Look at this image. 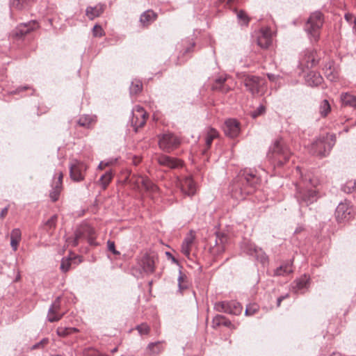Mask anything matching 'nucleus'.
<instances>
[{"instance_id": "nucleus-42", "label": "nucleus", "mask_w": 356, "mask_h": 356, "mask_svg": "<svg viewBox=\"0 0 356 356\" xmlns=\"http://www.w3.org/2000/svg\"><path fill=\"white\" fill-rule=\"evenodd\" d=\"M83 356H108L106 355H102L101 353H99L96 349L88 348H85L83 350Z\"/></svg>"}, {"instance_id": "nucleus-34", "label": "nucleus", "mask_w": 356, "mask_h": 356, "mask_svg": "<svg viewBox=\"0 0 356 356\" xmlns=\"http://www.w3.org/2000/svg\"><path fill=\"white\" fill-rule=\"evenodd\" d=\"M257 44L263 49H267L271 44V38L266 33H261L259 36H258Z\"/></svg>"}, {"instance_id": "nucleus-19", "label": "nucleus", "mask_w": 356, "mask_h": 356, "mask_svg": "<svg viewBox=\"0 0 356 356\" xmlns=\"http://www.w3.org/2000/svg\"><path fill=\"white\" fill-rule=\"evenodd\" d=\"M160 165L176 169L182 167V161L178 159L173 158L165 154H159L155 158Z\"/></svg>"}, {"instance_id": "nucleus-13", "label": "nucleus", "mask_w": 356, "mask_h": 356, "mask_svg": "<svg viewBox=\"0 0 356 356\" xmlns=\"http://www.w3.org/2000/svg\"><path fill=\"white\" fill-rule=\"evenodd\" d=\"M244 85L252 95L259 94L261 92V87L264 84V81L257 76L248 75L243 79Z\"/></svg>"}, {"instance_id": "nucleus-38", "label": "nucleus", "mask_w": 356, "mask_h": 356, "mask_svg": "<svg viewBox=\"0 0 356 356\" xmlns=\"http://www.w3.org/2000/svg\"><path fill=\"white\" fill-rule=\"evenodd\" d=\"M330 105L327 100L324 99L322 101L320 107L319 113L322 117H326L330 111Z\"/></svg>"}, {"instance_id": "nucleus-26", "label": "nucleus", "mask_w": 356, "mask_h": 356, "mask_svg": "<svg viewBox=\"0 0 356 356\" xmlns=\"http://www.w3.org/2000/svg\"><path fill=\"white\" fill-rule=\"evenodd\" d=\"M104 10V5H97L94 7L88 6L86 10V15L90 19H93L99 17Z\"/></svg>"}, {"instance_id": "nucleus-16", "label": "nucleus", "mask_w": 356, "mask_h": 356, "mask_svg": "<svg viewBox=\"0 0 356 356\" xmlns=\"http://www.w3.org/2000/svg\"><path fill=\"white\" fill-rule=\"evenodd\" d=\"M228 239L229 238L227 234L221 232H216L213 245L211 244V250L212 253L220 254L224 252Z\"/></svg>"}, {"instance_id": "nucleus-32", "label": "nucleus", "mask_w": 356, "mask_h": 356, "mask_svg": "<svg viewBox=\"0 0 356 356\" xmlns=\"http://www.w3.org/2000/svg\"><path fill=\"white\" fill-rule=\"evenodd\" d=\"M78 332L79 330L77 328L71 327L60 326L56 330V334L61 337H65Z\"/></svg>"}, {"instance_id": "nucleus-53", "label": "nucleus", "mask_w": 356, "mask_h": 356, "mask_svg": "<svg viewBox=\"0 0 356 356\" xmlns=\"http://www.w3.org/2000/svg\"><path fill=\"white\" fill-rule=\"evenodd\" d=\"M194 239L195 236L194 235H193L192 232H191V233L185 237L183 243L191 247L193 243Z\"/></svg>"}, {"instance_id": "nucleus-35", "label": "nucleus", "mask_w": 356, "mask_h": 356, "mask_svg": "<svg viewBox=\"0 0 356 356\" xmlns=\"http://www.w3.org/2000/svg\"><path fill=\"white\" fill-rule=\"evenodd\" d=\"M31 0H10L11 8L22 10L28 7Z\"/></svg>"}, {"instance_id": "nucleus-47", "label": "nucleus", "mask_w": 356, "mask_h": 356, "mask_svg": "<svg viewBox=\"0 0 356 356\" xmlns=\"http://www.w3.org/2000/svg\"><path fill=\"white\" fill-rule=\"evenodd\" d=\"M266 112V107L261 104L254 111L251 113V116L253 118H256L259 115L264 114Z\"/></svg>"}, {"instance_id": "nucleus-18", "label": "nucleus", "mask_w": 356, "mask_h": 356, "mask_svg": "<svg viewBox=\"0 0 356 356\" xmlns=\"http://www.w3.org/2000/svg\"><path fill=\"white\" fill-rule=\"evenodd\" d=\"M177 185L181 188V192L188 196H193L196 193V185L191 177L177 178Z\"/></svg>"}, {"instance_id": "nucleus-15", "label": "nucleus", "mask_w": 356, "mask_h": 356, "mask_svg": "<svg viewBox=\"0 0 356 356\" xmlns=\"http://www.w3.org/2000/svg\"><path fill=\"white\" fill-rule=\"evenodd\" d=\"M154 258L148 254H143L137 259V265L140 268V273L143 272L147 275L152 274L155 270Z\"/></svg>"}, {"instance_id": "nucleus-37", "label": "nucleus", "mask_w": 356, "mask_h": 356, "mask_svg": "<svg viewBox=\"0 0 356 356\" xmlns=\"http://www.w3.org/2000/svg\"><path fill=\"white\" fill-rule=\"evenodd\" d=\"M187 277L186 275L179 270V276H178V287L180 292L183 290L186 289L188 288V284L186 282Z\"/></svg>"}, {"instance_id": "nucleus-55", "label": "nucleus", "mask_w": 356, "mask_h": 356, "mask_svg": "<svg viewBox=\"0 0 356 356\" xmlns=\"http://www.w3.org/2000/svg\"><path fill=\"white\" fill-rule=\"evenodd\" d=\"M191 247L187 244L182 243L181 244V252L186 257H189L191 254Z\"/></svg>"}, {"instance_id": "nucleus-25", "label": "nucleus", "mask_w": 356, "mask_h": 356, "mask_svg": "<svg viewBox=\"0 0 356 356\" xmlns=\"http://www.w3.org/2000/svg\"><path fill=\"white\" fill-rule=\"evenodd\" d=\"M305 81L309 86H318L323 82V77L318 72H310L306 76Z\"/></svg>"}, {"instance_id": "nucleus-24", "label": "nucleus", "mask_w": 356, "mask_h": 356, "mask_svg": "<svg viewBox=\"0 0 356 356\" xmlns=\"http://www.w3.org/2000/svg\"><path fill=\"white\" fill-rule=\"evenodd\" d=\"M226 80L227 77L224 76L216 78L211 86V89L213 90H219L222 93H227L230 90V88L225 84Z\"/></svg>"}, {"instance_id": "nucleus-51", "label": "nucleus", "mask_w": 356, "mask_h": 356, "mask_svg": "<svg viewBox=\"0 0 356 356\" xmlns=\"http://www.w3.org/2000/svg\"><path fill=\"white\" fill-rule=\"evenodd\" d=\"M22 233L19 229H13L10 233V239L21 241Z\"/></svg>"}, {"instance_id": "nucleus-23", "label": "nucleus", "mask_w": 356, "mask_h": 356, "mask_svg": "<svg viewBox=\"0 0 356 356\" xmlns=\"http://www.w3.org/2000/svg\"><path fill=\"white\" fill-rule=\"evenodd\" d=\"M163 343V341H159L149 343L146 348V353L148 355V356L159 355L164 350Z\"/></svg>"}, {"instance_id": "nucleus-40", "label": "nucleus", "mask_w": 356, "mask_h": 356, "mask_svg": "<svg viewBox=\"0 0 356 356\" xmlns=\"http://www.w3.org/2000/svg\"><path fill=\"white\" fill-rule=\"evenodd\" d=\"M259 307L256 303H250L246 306L245 314L246 316H252L259 311Z\"/></svg>"}, {"instance_id": "nucleus-28", "label": "nucleus", "mask_w": 356, "mask_h": 356, "mask_svg": "<svg viewBox=\"0 0 356 356\" xmlns=\"http://www.w3.org/2000/svg\"><path fill=\"white\" fill-rule=\"evenodd\" d=\"M342 104L356 108V97L350 93L345 92L341 95Z\"/></svg>"}, {"instance_id": "nucleus-5", "label": "nucleus", "mask_w": 356, "mask_h": 356, "mask_svg": "<svg viewBox=\"0 0 356 356\" xmlns=\"http://www.w3.org/2000/svg\"><path fill=\"white\" fill-rule=\"evenodd\" d=\"M129 184L135 190L140 191L143 188L149 195H154L159 191L158 186L146 176L133 175L129 179Z\"/></svg>"}, {"instance_id": "nucleus-29", "label": "nucleus", "mask_w": 356, "mask_h": 356, "mask_svg": "<svg viewBox=\"0 0 356 356\" xmlns=\"http://www.w3.org/2000/svg\"><path fill=\"white\" fill-rule=\"evenodd\" d=\"M157 17V14L154 11L149 10L144 12L140 17V21L143 25H148L154 22Z\"/></svg>"}, {"instance_id": "nucleus-49", "label": "nucleus", "mask_w": 356, "mask_h": 356, "mask_svg": "<svg viewBox=\"0 0 356 356\" xmlns=\"http://www.w3.org/2000/svg\"><path fill=\"white\" fill-rule=\"evenodd\" d=\"M80 238L77 237V234L76 232H74V237H68L66 239V242L68 245H72L73 247H76L79 245Z\"/></svg>"}, {"instance_id": "nucleus-48", "label": "nucleus", "mask_w": 356, "mask_h": 356, "mask_svg": "<svg viewBox=\"0 0 356 356\" xmlns=\"http://www.w3.org/2000/svg\"><path fill=\"white\" fill-rule=\"evenodd\" d=\"M344 191L347 193L356 192V179L354 181H348L344 187Z\"/></svg>"}, {"instance_id": "nucleus-2", "label": "nucleus", "mask_w": 356, "mask_h": 356, "mask_svg": "<svg viewBox=\"0 0 356 356\" xmlns=\"http://www.w3.org/2000/svg\"><path fill=\"white\" fill-rule=\"evenodd\" d=\"M296 170L301 175V180L298 184H296V192L295 197L300 206H309L316 202L318 198V191L314 188L316 187L318 181L310 173L302 175L298 166Z\"/></svg>"}, {"instance_id": "nucleus-52", "label": "nucleus", "mask_w": 356, "mask_h": 356, "mask_svg": "<svg viewBox=\"0 0 356 356\" xmlns=\"http://www.w3.org/2000/svg\"><path fill=\"white\" fill-rule=\"evenodd\" d=\"M116 162V159H111L108 161H102L99 163V165H98V169L99 170H103L107 166H110L113 164H114Z\"/></svg>"}, {"instance_id": "nucleus-61", "label": "nucleus", "mask_w": 356, "mask_h": 356, "mask_svg": "<svg viewBox=\"0 0 356 356\" xmlns=\"http://www.w3.org/2000/svg\"><path fill=\"white\" fill-rule=\"evenodd\" d=\"M8 211V206L2 209V210L1 211V213H0V219L4 218L5 216L7 215Z\"/></svg>"}, {"instance_id": "nucleus-54", "label": "nucleus", "mask_w": 356, "mask_h": 356, "mask_svg": "<svg viewBox=\"0 0 356 356\" xmlns=\"http://www.w3.org/2000/svg\"><path fill=\"white\" fill-rule=\"evenodd\" d=\"M107 245L109 251L112 252L115 255L120 254V252L115 250V245L113 241H108Z\"/></svg>"}, {"instance_id": "nucleus-27", "label": "nucleus", "mask_w": 356, "mask_h": 356, "mask_svg": "<svg viewBox=\"0 0 356 356\" xmlns=\"http://www.w3.org/2000/svg\"><path fill=\"white\" fill-rule=\"evenodd\" d=\"M293 273L292 262H286L277 267L274 271V275L284 276Z\"/></svg>"}, {"instance_id": "nucleus-9", "label": "nucleus", "mask_w": 356, "mask_h": 356, "mask_svg": "<svg viewBox=\"0 0 356 356\" xmlns=\"http://www.w3.org/2000/svg\"><path fill=\"white\" fill-rule=\"evenodd\" d=\"M319 58L314 49H306L300 54L299 66L303 68H312L318 63Z\"/></svg>"}, {"instance_id": "nucleus-12", "label": "nucleus", "mask_w": 356, "mask_h": 356, "mask_svg": "<svg viewBox=\"0 0 356 356\" xmlns=\"http://www.w3.org/2000/svg\"><path fill=\"white\" fill-rule=\"evenodd\" d=\"M147 118V113L143 107L136 106L133 109L130 122L136 132L138 131L139 128L143 127L145 124Z\"/></svg>"}, {"instance_id": "nucleus-63", "label": "nucleus", "mask_w": 356, "mask_h": 356, "mask_svg": "<svg viewBox=\"0 0 356 356\" xmlns=\"http://www.w3.org/2000/svg\"><path fill=\"white\" fill-rule=\"evenodd\" d=\"M344 18L348 22H351V21L353 19L354 20V16L350 13H347L344 16Z\"/></svg>"}, {"instance_id": "nucleus-14", "label": "nucleus", "mask_w": 356, "mask_h": 356, "mask_svg": "<svg viewBox=\"0 0 356 356\" xmlns=\"http://www.w3.org/2000/svg\"><path fill=\"white\" fill-rule=\"evenodd\" d=\"M77 237L80 240L87 239L90 245H96L95 243V232L93 227L88 224L81 225L75 231Z\"/></svg>"}, {"instance_id": "nucleus-33", "label": "nucleus", "mask_w": 356, "mask_h": 356, "mask_svg": "<svg viewBox=\"0 0 356 356\" xmlns=\"http://www.w3.org/2000/svg\"><path fill=\"white\" fill-rule=\"evenodd\" d=\"M218 136V131L213 128H209L207 132L206 138H205V143L207 146V149L210 148L213 139L216 138Z\"/></svg>"}, {"instance_id": "nucleus-1", "label": "nucleus", "mask_w": 356, "mask_h": 356, "mask_svg": "<svg viewBox=\"0 0 356 356\" xmlns=\"http://www.w3.org/2000/svg\"><path fill=\"white\" fill-rule=\"evenodd\" d=\"M261 181L256 171L247 168L241 170L233 181L232 196L236 200L245 199L256 191Z\"/></svg>"}, {"instance_id": "nucleus-58", "label": "nucleus", "mask_w": 356, "mask_h": 356, "mask_svg": "<svg viewBox=\"0 0 356 356\" xmlns=\"http://www.w3.org/2000/svg\"><path fill=\"white\" fill-rule=\"evenodd\" d=\"M58 180L55 182L54 185H56V188H61L62 187V181H63V175L62 172H59L58 173Z\"/></svg>"}, {"instance_id": "nucleus-56", "label": "nucleus", "mask_w": 356, "mask_h": 356, "mask_svg": "<svg viewBox=\"0 0 356 356\" xmlns=\"http://www.w3.org/2000/svg\"><path fill=\"white\" fill-rule=\"evenodd\" d=\"M237 17L239 19L243 20L245 24H247L249 22V19L248 18L246 13L243 10H240L238 13Z\"/></svg>"}, {"instance_id": "nucleus-46", "label": "nucleus", "mask_w": 356, "mask_h": 356, "mask_svg": "<svg viewBox=\"0 0 356 356\" xmlns=\"http://www.w3.org/2000/svg\"><path fill=\"white\" fill-rule=\"evenodd\" d=\"M61 188H56V185H54L52 191L49 193V197L53 202L58 200L60 193Z\"/></svg>"}, {"instance_id": "nucleus-4", "label": "nucleus", "mask_w": 356, "mask_h": 356, "mask_svg": "<svg viewBox=\"0 0 356 356\" xmlns=\"http://www.w3.org/2000/svg\"><path fill=\"white\" fill-rule=\"evenodd\" d=\"M323 23L324 16L320 11L312 13L307 20L305 31L311 43H316L319 40Z\"/></svg>"}, {"instance_id": "nucleus-44", "label": "nucleus", "mask_w": 356, "mask_h": 356, "mask_svg": "<svg viewBox=\"0 0 356 356\" xmlns=\"http://www.w3.org/2000/svg\"><path fill=\"white\" fill-rule=\"evenodd\" d=\"M70 266H71L70 259L63 258L61 260V264H60V268L62 270V272H63V273L67 272L70 270Z\"/></svg>"}, {"instance_id": "nucleus-17", "label": "nucleus", "mask_w": 356, "mask_h": 356, "mask_svg": "<svg viewBox=\"0 0 356 356\" xmlns=\"http://www.w3.org/2000/svg\"><path fill=\"white\" fill-rule=\"evenodd\" d=\"M353 209L347 202H341L335 210V218L338 222L341 223L353 218Z\"/></svg>"}, {"instance_id": "nucleus-6", "label": "nucleus", "mask_w": 356, "mask_h": 356, "mask_svg": "<svg viewBox=\"0 0 356 356\" xmlns=\"http://www.w3.org/2000/svg\"><path fill=\"white\" fill-rule=\"evenodd\" d=\"M334 143L335 139L333 136L330 139L327 138H318L312 143L310 152L314 155L324 157L328 154Z\"/></svg>"}, {"instance_id": "nucleus-10", "label": "nucleus", "mask_w": 356, "mask_h": 356, "mask_svg": "<svg viewBox=\"0 0 356 356\" xmlns=\"http://www.w3.org/2000/svg\"><path fill=\"white\" fill-rule=\"evenodd\" d=\"M214 309L219 312H225L232 315H239L241 314L243 307L236 301H222L216 302Z\"/></svg>"}, {"instance_id": "nucleus-8", "label": "nucleus", "mask_w": 356, "mask_h": 356, "mask_svg": "<svg viewBox=\"0 0 356 356\" xmlns=\"http://www.w3.org/2000/svg\"><path fill=\"white\" fill-rule=\"evenodd\" d=\"M180 139L173 134L166 133L159 136V145L163 151L170 153L180 145Z\"/></svg>"}, {"instance_id": "nucleus-31", "label": "nucleus", "mask_w": 356, "mask_h": 356, "mask_svg": "<svg viewBox=\"0 0 356 356\" xmlns=\"http://www.w3.org/2000/svg\"><path fill=\"white\" fill-rule=\"evenodd\" d=\"M113 175L112 171L108 170L100 177L98 182L103 189H106L107 188L113 179Z\"/></svg>"}, {"instance_id": "nucleus-21", "label": "nucleus", "mask_w": 356, "mask_h": 356, "mask_svg": "<svg viewBox=\"0 0 356 356\" xmlns=\"http://www.w3.org/2000/svg\"><path fill=\"white\" fill-rule=\"evenodd\" d=\"M38 27L35 21H30L27 23H22L17 26L15 30V35L21 38Z\"/></svg>"}, {"instance_id": "nucleus-60", "label": "nucleus", "mask_w": 356, "mask_h": 356, "mask_svg": "<svg viewBox=\"0 0 356 356\" xmlns=\"http://www.w3.org/2000/svg\"><path fill=\"white\" fill-rule=\"evenodd\" d=\"M289 297V294L286 293V295L281 296L277 299V307H279L281 305V302L286 298Z\"/></svg>"}, {"instance_id": "nucleus-41", "label": "nucleus", "mask_w": 356, "mask_h": 356, "mask_svg": "<svg viewBox=\"0 0 356 356\" xmlns=\"http://www.w3.org/2000/svg\"><path fill=\"white\" fill-rule=\"evenodd\" d=\"M58 220L57 215H53L48 220L46 221L44 225L47 227V230L54 229L56 226V222Z\"/></svg>"}, {"instance_id": "nucleus-36", "label": "nucleus", "mask_w": 356, "mask_h": 356, "mask_svg": "<svg viewBox=\"0 0 356 356\" xmlns=\"http://www.w3.org/2000/svg\"><path fill=\"white\" fill-rule=\"evenodd\" d=\"M142 89L143 83L141 81L135 79L131 82V86L129 87L130 94L131 95H137L142 91Z\"/></svg>"}, {"instance_id": "nucleus-64", "label": "nucleus", "mask_w": 356, "mask_h": 356, "mask_svg": "<svg viewBox=\"0 0 356 356\" xmlns=\"http://www.w3.org/2000/svg\"><path fill=\"white\" fill-rule=\"evenodd\" d=\"M247 252H248V254L252 255L254 253L257 252L256 247H254V246L253 247V246L250 245V247L248 249Z\"/></svg>"}, {"instance_id": "nucleus-22", "label": "nucleus", "mask_w": 356, "mask_h": 356, "mask_svg": "<svg viewBox=\"0 0 356 356\" xmlns=\"http://www.w3.org/2000/svg\"><path fill=\"white\" fill-rule=\"evenodd\" d=\"M309 276L304 274L299 278H297L293 282V289L298 293L302 290L308 289L309 286Z\"/></svg>"}, {"instance_id": "nucleus-20", "label": "nucleus", "mask_w": 356, "mask_h": 356, "mask_svg": "<svg viewBox=\"0 0 356 356\" xmlns=\"http://www.w3.org/2000/svg\"><path fill=\"white\" fill-rule=\"evenodd\" d=\"M223 129L226 136L235 138L240 132L239 122L235 119H228L225 122Z\"/></svg>"}, {"instance_id": "nucleus-62", "label": "nucleus", "mask_w": 356, "mask_h": 356, "mask_svg": "<svg viewBox=\"0 0 356 356\" xmlns=\"http://www.w3.org/2000/svg\"><path fill=\"white\" fill-rule=\"evenodd\" d=\"M267 76L268 79L271 81H275L277 80V78L279 76L278 75H275L274 74L268 73Z\"/></svg>"}, {"instance_id": "nucleus-11", "label": "nucleus", "mask_w": 356, "mask_h": 356, "mask_svg": "<svg viewBox=\"0 0 356 356\" xmlns=\"http://www.w3.org/2000/svg\"><path fill=\"white\" fill-rule=\"evenodd\" d=\"M65 312V311H63L61 309V298L58 296L50 305L47 315V320L50 323L57 322L63 318Z\"/></svg>"}, {"instance_id": "nucleus-3", "label": "nucleus", "mask_w": 356, "mask_h": 356, "mask_svg": "<svg viewBox=\"0 0 356 356\" xmlns=\"http://www.w3.org/2000/svg\"><path fill=\"white\" fill-rule=\"evenodd\" d=\"M291 156V153L289 147L282 138L275 140L267 153L268 160L277 167L282 166L289 160Z\"/></svg>"}, {"instance_id": "nucleus-43", "label": "nucleus", "mask_w": 356, "mask_h": 356, "mask_svg": "<svg viewBox=\"0 0 356 356\" xmlns=\"http://www.w3.org/2000/svg\"><path fill=\"white\" fill-rule=\"evenodd\" d=\"M136 330L140 335H147L150 331L149 326L146 323H142L137 325Z\"/></svg>"}, {"instance_id": "nucleus-57", "label": "nucleus", "mask_w": 356, "mask_h": 356, "mask_svg": "<svg viewBox=\"0 0 356 356\" xmlns=\"http://www.w3.org/2000/svg\"><path fill=\"white\" fill-rule=\"evenodd\" d=\"M325 76H327V78L332 81L336 79V76L331 71L330 67H329V68L325 70Z\"/></svg>"}, {"instance_id": "nucleus-30", "label": "nucleus", "mask_w": 356, "mask_h": 356, "mask_svg": "<svg viewBox=\"0 0 356 356\" xmlns=\"http://www.w3.org/2000/svg\"><path fill=\"white\" fill-rule=\"evenodd\" d=\"M212 323L213 327L224 325L225 327H231L233 326L232 322L222 315H216L213 318Z\"/></svg>"}, {"instance_id": "nucleus-7", "label": "nucleus", "mask_w": 356, "mask_h": 356, "mask_svg": "<svg viewBox=\"0 0 356 356\" xmlns=\"http://www.w3.org/2000/svg\"><path fill=\"white\" fill-rule=\"evenodd\" d=\"M88 165L78 159H72L69 164L70 177L75 182H80L85 179Z\"/></svg>"}, {"instance_id": "nucleus-59", "label": "nucleus", "mask_w": 356, "mask_h": 356, "mask_svg": "<svg viewBox=\"0 0 356 356\" xmlns=\"http://www.w3.org/2000/svg\"><path fill=\"white\" fill-rule=\"evenodd\" d=\"M20 241L15 239H10V246L13 251H16L18 248V245Z\"/></svg>"}, {"instance_id": "nucleus-45", "label": "nucleus", "mask_w": 356, "mask_h": 356, "mask_svg": "<svg viewBox=\"0 0 356 356\" xmlns=\"http://www.w3.org/2000/svg\"><path fill=\"white\" fill-rule=\"evenodd\" d=\"M49 342V339L48 338H43L39 342L35 343L31 347V350L35 349H43Z\"/></svg>"}, {"instance_id": "nucleus-50", "label": "nucleus", "mask_w": 356, "mask_h": 356, "mask_svg": "<svg viewBox=\"0 0 356 356\" xmlns=\"http://www.w3.org/2000/svg\"><path fill=\"white\" fill-rule=\"evenodd\" d=\"M104 34V30L100 25L96 24L94 26V27L92 29V35L94 37H101Z\"/></svg>"}, {"instance_id": "nucleus-39", "label": "nucleus", "mask_w": 356, "mask_h": 356, "mask_svg": "<svg viewBox=\"0 0 356 356\" xmlns=\"http://www.w3.org/2000/svg\"><path fill=\"white\" fill-rule=\"evenodd\" d=\"M92 121V119L89 115H83L79 118V119L77 121V124L82 127L85 128H89L91 122Z\"/></svg>"}]
</instances>
